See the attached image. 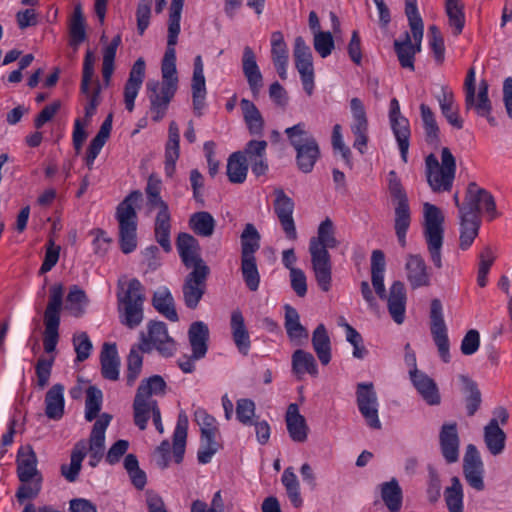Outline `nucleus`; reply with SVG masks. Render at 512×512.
<instances>
[{
  "label": "nucleus",
  "instance_id": "35",
  "mask_svg": "<svg viewBox=\"0 0 512 512\" xmlns=\"http://www.w3.org/2000/svg\"><path fill=\"white\" fill-rule=\"evenodd\" d=\"M287 335L291 342L296 345H302L308 340L307 329L300 323V316L297 310L290 305L285 306V323Z\"/></svg>",
  "mask_w": 512,
  "mask_h": 512
},
{
  "label": "nucleus",
  "instance_id": "58",
  "mask_svg": "<svg viewBox=\"0 0 512 512\" xmlns=\"http://www.w3.org/2000/svg\"><path fill=\"white\" fill-rule=\"evenodd\" d=\"M445 11L448 16V22L453 29V34L458 36L462 33L465 26L464 5L461 0L445 2Z\"/></svg>",
  "mask_w": 512,
  "mask_h": 512
},
{
  "label": "nucleus",
  "instance_id": "36",
  "mask_svg": "<svg viewBox=\"0 0 512 512\" xmlns=\"http://www.w3.org/2000/svg\"><path fill=\"white\" fill-rule=\"evenodd\" d=\"M231 333L238 351L247 355L251 346L248 330L240 310H234L230 320Z\"/></svg>",
  "mask_w": 512,
  "mask_h": 512
},
{
  "label": "nucleus",
  "instance_id": "7",
  "mask_svg": "<svg viewBox=\"0 0 512 512\" xmlns=\"http://www.w3.org/2000/svg\"><path fill=\"white\" fill-rule=\"evenodd\" d=\"M63 286L55 284L50 288L49 301L44 311L43 346L46 353L56 350L59 340L60 314L63 304Z\"/></svg>",
  "mask_w": 512,
  "mask_h": 512
},
{
  "label": "nucleus",
  "instance_id": "45",
  "mask_svg": "<svg viewBox=\"0 0 512 512\" xmlns=\"http://www.w3.org/2000/svg\"><path fill=\"white\" fill-rule=\"evenodd\" d=\"M312 346L321 364L328 365L331 361V342L323 324H319L314 330Z\"/></svg>",
  "mask_w": 512,
  "mask_h": 512
},
{
  "label": "nucleus",
  "instance_id": "14",
  "mask_svg": "<svg viewBox=\"0 0 512 512\" xmlns=\"http://www.w3.org/2000/svg\"><path fill=\"white\" fill-rule=\"evenodd\" d=\"M356 402L366 424L375 430L382 427L378 415V398L373 383H359L356 390Z\"/></svg>",
  "mask_w": 512,
  "mask_h": 512
},
{
  "label": "nucleus",
  "instance_id": "13",
  "mask_svg": "<svg viewBox=\"0 0 512 512\" xmlns=\"http://www.w3.org/2000/svg\"><path fill=\"white\" fill-rule=\"evenodd\" d=\"M430 330L433 341L437 346L440 358L443 362H450V344L447 326L443 318L442 303L439 299H433L430 306Z\"/></svg>",
  "mask_w": 512,
  "mask_h": 512
},
{
  "label": "nucleus",
  "instance_id": "63",
  "mask_svg": "<svg viewBox=\"0 0 512 512\" xmlns=\"http://www.w3.org/2000/svg\"><path fill=\"white\" fill-rule=\"evenodd\" d=\"M394 50L397 54L401 67L408 68L413 71L415 68V56L410 48V34L408 32L404 33V39L402 41H394Z\"/></svg>",
  "mask_w": 512,
  "mask_h": 512
},
{
  "label": "nucleus",
  "instance_id": "50",
  "mask_svg": "<svg viewBox=\"0 0 512 512\" xmlns=\"http://www.w3.org/2000/svg\"><path fill=\"white\" fill-rule=\"evenodd\" d=\"M391 128L395 135L400 150L401 158L406 163L409 149L410 127L409 121L405 117L390 119Z\"/></svg>",
  "mask_w": 512,
  "mask_h": 512
},
{
  "label": "nucleus",
  "instance_id": "11",
  "mask_svg": "<svg viewBox=\"0 0 512 512\" xmlns=\"http://www.w3.org/2000/svg\"><path fill=\"white\" fill-rule=\"evenodd\" d=\"M476 72L471 67L466 75L464 81V93H465V109L469 111L473 109L477 115H486L490 109L489 99V84L485 79L479 82L478 93L476 94L475 79Z\"/></svg>",
  "mask_w": 512,
  "mask_h": 512
},
{
  "label": "nucleus",
  "instance_id": "10",
  "mask_svg": "<svg viewBox=\"0 0 512 512\" xmlns=\"http://www.w3.org/2000/svg\"><path fill=\"white\" fill-rule=\"evenodd\" d=\"M153 348L163 357H171L176 351V343L168 335L167 326L164 322H150L147 336L141 334L139 349L144 353H149Z\"/></svg>",
  "mask_w": 512,
  "mask_h": 512
},
{
  "label": "nucleus",
  "instance_id": "30",
  "mask_svg": "<svg viewBox=\"0 0 512 512\" xmlns=\"http://www.w3.org/2000/svg\"><path fill=\"white\" fill-rule=\"evenodd\" d=\"M189 343L194 359H202L208 350L209 328L202 321L193 322L188 330Z\"/></svg>",
  "mask_w": 512,
  "mask_h": 512
},
{
  "label": "nucleus",
  "instance_id": "3",
  "mask_svg": "<svg viewBox=\"0 0 512 512\" xmlns=\"http://www.w3.org/2000/svg\"><path fill=\"white\" fill-rule=\"evenodd\" d=\"M142 200L139 190L130 192L116 208L119 223V243L124 254L133 252L137 247V213L135 206Z\"/></svg>",
  "mask_w": 512,
  "mask_h": 512
},
{
  "label": "nucleus",
  "instance_id": "53",
  "mask_svg": "<svg viewBox=\"0 0 512 512\" xmlns=\"http://www.w3.org/2000/svg\"><path fill=\"white\" fill-rule=\"evenodd\" d=\"M439 106L443 116L448 123L456 129L463 128V120L459 117L458 111L454 108L453 92L446 87L442 88V95L438 97Z\"/></svg>",
  "mask_w": 512,
  "mask_h": 512
},
{
  "label": "nucleus",
  "instance_id": "28",
  "mask_svg": "<svg viewBox=\"0 0 512 512\" xmlns=\"http://www.w3.org/2000/svg\"><path fill=\"white\" fill-rule=\"evenodd\" d=\"M285 421L289 436L294 442L303 443L307 440L309 428L304 416L299 413L297 404L288 406Z\"/></svg>",
  "mask_w": 512,
  "mask_h": 512
},
{
  "label": "nucleus",
  "instance_id": "51",
  "mask_svg": "<svg viewBox=\"0 0 512 512\" xmlns=\"http://www.w3.org/2000/svg\"><path fill=\"white\" fill-rule=\"evenodd\" d=\"M216 221L212 214L207 211L193 213L189 218L190 229L198 236L210 237L213 235Z\"/></svg>",
  "mask_w": 512,
  "mask_h": 512
},
{
  "label": "nucleus",
  "instance_id": "17",
  "mask_svg": "<svg viewBox=\"0 0 512 512\" xmlns=\"http://www.w3.org/2000/svg\"><path fill=\"white\" fill-rule=\"evenodd\" d=\"M484 464L474 444H468L463 457V475L468 485L476 491L485 489Z\"/></svg>",
  "mask_w": 512,
  "mask_h": 512
},
{
  "label": "nucleus",
  "instance_id": "1",
  "mask_svg": "<svg viewBox=\"0 0 512 512\" xmlns=\"http://www.w3.org/2000/svg\"><path fill=\"white\" fill-rule=\"evenodd\" d=\"M339 242L335 237V228L330 218L322 221L317 236L309 241V253L315 280L324 292L331 288L332 263L329 248H336Z\"/></svg>",
  "mask_w": 512,
  "mask_h": 512
},
{
  "label": "nucleus",
  "instance_id": "25",
  "mask_svg": "<svg viewBox=\"0 0 512 512\" xmlns=\"http://www.w3.org/2000/svg\"><path fill=\"white\" fill-rule=\"evenodd\" d=\"M405 270L407 280L413 290L430 285V274L422 256L418 254L408 255Z\"/></svg>",
  "mask_w": 512,
  "mask_h": 512
},
{
  "label": "nucleus",
  "instance_id": "31",
  "mask_svg": "<svg viewBox=\"0 0 512 512\" xmlns=\"http://www.w3.org/2000/svg\"><path fill=\"white\" fill-rule=\"evenodd\" d=\"M405 14L408 18L414 44L410 41V48L415 56L421 51V42L423 38L424 25L418 12L417 0H405Z\"/></svg>",
  "mask_w": 512,
  "mask_h": 512
},
{
  "label": "nucleus",
  "instance_id": "57",
  "mask_svg": "<svg viewBox=\"0 0 512 512\" xmlns=\"http://www.w3.org/2000/svg\"><path fill=\"white\" fill-rule=\"evenodd\" d=\"M463 486L457 476L451 478V485L446 487L444 498L449 512H464Z\"/></svg>",
  "mask_w": 512,
  "mask_h": 512
},
{
  "label": "nucleus",
  "instance_id": "42",
  "mask_svg": "<svg viewBox=\"0 0 512 512\" xmlns=\"http://www.w3.org/2000/svg\"><path fill=\"white\" fill-rule=\"evenodd\" d=\"M153 307L170 321H178L174 298L167 287H162L154 292L152 298Z\"/></svg>",
  "mask_w": 512,
  "mask_h": 512
},
{
  "label": "nucleus",
  "instance_id": "16",
  "mask_svg": "<svg viewBox=\"0 0 512 512\" xmlns=\"http://www.w3.org/2000/svg\"><path fill=\"white\" fill-rule=\"evenodd\" d=\"M148 99L150 101V113L154 122H159L164 118L168 106L173 99L176 90L172 85H160L159 81H149L147 83Z\"/></svg>",
  "mask_w": 512,
  "mask_h": 512
},
{
  "label": "nucleus",
  "instance_id": "55",
  "mask_svg": "<svg viewBox=\"0 0 512 512\" xmlns=\"http://www.w3.org/2000/svg\"><path fill=\"white\" fill-rule=\"evenodd\" d=\"M69 45L77 50L79 45L86 40L85 19L80 5L74 8L69 25Z\"/></svg>",
  "mask_w": 512,
  "mask_h": 512
},
{
  "label": "nucleus",
  "instance_id": "12",
  "mask_svg": "<svg viewBox=\"0 0 512 512\" xmlns=\"http://www.w3.org/2000/svg\"><path fill=\"white\" fill-rule=\"evenodd\" d=\"M293 56L303 89L308 96H311L315 87L313 57L310 47L301 36L295 38Z\"/></svg>",
  "mask_w": 512,
  "mask_h": 512
},
{
  "label": "nucleus",
  "instance_id": "62",
  "mask_svg": "<svg viewBox=\"0 0 512 512\" xmlns=\"http://www.w3.org/2000/svg\"><path fill=\"white\" fill-rule=\"evenodd\" d=\"M89 299L84 290L74 285L67 295V308L75 317H81L85 313Z\"/></svg>",
  "mask_w": 512,
  "mask_h": 512
},
{
  "label": "nucleus",
  "instance_id": "15",
  "mask_svg": "<svg viewBox=\"0 0 512 512\" xmlns=\"http://www.w3.org/2000/svg\"><path fill=\"white\" fill-rule=\"evenodd\" d=\"M484 210L490 219L496 217V204L494 197L487 190L480 188L475 182L468 184L465 202L460 212H471V216L478 219V213Z\"/></svg>",
  "mask_w": 512,
  "mask_h": 512
},
{
  "label": "nucleus",
  "instance_id": "18",
  "mask_svg": "<svg viewBox=\"0 0 512 512\" xmlns=\"http://www.w3.org/2000/svg\"><path fill=\"white\" fill-rule=\"evenodd\" d=\"M274 194V212L277 215L286 238L294 241L297 239V231L293 219L294 201L285 194L282 188H276Z\"/></svg>",
  "mask_w": 512,
  "mask_h": 512
},
{
  "label": "nucleus",
  "instance_id": "64",
  "mask_svg": "<svg viewBox=\"0 0 512 512\" xmlns=\"http://www.w3.org/2000/svg\"><path fill=\"white\" fill-rule=\"evenodd\" d=\"M102 392L100 389L95 386H89L86 390V401H85V419L87 421L94 420L100 410L102 405Z\"/></svg>",
  "mask_w": 512,
  "mask_h": 512
},
{
  "label": "nucleus",
  "instance_id": "19",
  "mask_svg": "<svg viewBox=\"0 0 512 512\" xmlns=\"http://www.w3.org/2000/svg\"><path fill=\"white\" fill-rule=\"evenodd\" d=\"M210 270L202 268L200 271L192 270L185 277L182 293L185 305L189 309L197 308L203 295L206 291V282L209 276Z\"/></svg>",
  "mask_w": 512,
  "mask_h": 512
},
{
  "label": "nucleus",
  "instance_id": "38",
  "mask_svg": "<svg viewBox=\"0 0 512 512\" xmlns=\"http://www.w3.org/2000/svg\"><path fill=\"white\" fill-rule=\"evenodd\" d=\"M87 454V444L84 440L78 441L72 451L70 456V464H63L61 466V475L68 482H75L78 479L79 472L82 467V461L84 460Z\"/></svg>",
  "mask_w": 512,
  "mask_h": 512
},
{
  "label": "nucleus",
  "instance_id": "21",
  "mask_svg": "<svg viewBox=\"0 0 512 512\" xmlns=\"http://www.w3.org/2000/svg\"><path fill=\"white\" fill-rule=\"evenodd\" d=\"M427 182L433 192L450 191L455 175L449 174L440 168V163L434 154H429L425 159Z\"/></svg>",
  "mask_w": 512,
  "mask_h": 512
},
{
  "label": "nucleus",
  "instance_id": "61",
  "mask_svg": "<svg viewBox=\"0 0 512 512\" xmlns=\"http://www.w3.org/2000/svg\"><path fill=\"white\" fill-rule=\"evenodd\" d=\"M120 44L121 35L117 34L103 51L102 75L107 85L109 84L111 76L114 71V60L116 56V51Z\"/></svg>",
  "mask_w": 512,
  "mask_h": 512
},
{
  "label": "nucleus",
  "instance_id": "23",
  "mask_svg": "<svg viewBox=\"0 0 512 512\" xmlns=\"http://www.w3.org/2000/svg\"><path fill=\"white\" fill-rule=\"evenodd\" d=\"M409 375L415 389L428 405L433 406L440 404L441 397L439 389L432 378L417 368L410 370Z\"/></svg>",
  "mask_w": 512,
  "mask_h": 512
},
{
  "label": "nucleus",
  "instance_id": "41",
  "mask_svg": "<svg viewBox=\"0 0 512 512\" xmlns=\"http://www.w3.org/2000/svg\"><path fill=\"white\" fill-rule=\"evenodd\" d=\"M158 403L154 399H145L135 395L133 402L134 423L140 430H145L150 417L158 409Z\"/></svg>",
  "mask_w": 512,
  "mask_h": 512
},
{
  "label": "nucleus",
  "instance_id": "46",
  "mask_svg": "<svg viewBox=\"0 0 512 512\" xmlns=\"http://www.w3.org/2000/svg\"><path fill=\"white\" fill-rule=\"evenodd\" d=\"M381 498L390 512H399L402 506V489L395 478L380 485Z\"/></svg>",
  "mask_w": 512,
  "mask_h": 512
},
{
  "label": "nucleus",
  "instance_id": "26",
  "mask_svg": "<svg viewBox=\"0 0 512 512\" xmlns=\"http://www.w3.org/2000/svg\"><path fill=\"white\" fill-rule=\"evenodd\" d=\"M242 70L254 98H257L263 87V76L256 62L252 48L246 46L242 56Z\"/></svg>",
  "mask_w": 512,
  "mask_h": 512
},
{
  "label": "nucleus",
  "instance_id": "5",
  "mask_svg": "<svg viewBox=\"0 0 512 512\" xmlns=\"http://www.w3.org/2000/svg\"><path fill=\"white\" fill-rule=\"evenodd\" d=\"M122 290L117 294L121 323L133 329L143 320L144 287L138 279L133 278L128 281L127 288Z\"/></svg>",
  "mask_w": 512,
  "mask_h": 512
},
{
  "label": "nucleus",
  "instance_id": "27",
  "mask_svg": "<svg viewBox=\"0 0 512 512\" xmlns=\"http://www.w3.org/2000/svg\"><path fill=\"white\" fill-rule=\"evenodd\" d=\"M388 311L394 322L402 324L406 311V290L401 281H394L386 297Z\"/></svg>",
  "mask_w": 512,
  "mask_h": 512
},
{
  "label": "nucleus",
  "instance_id": "59",
  "mask_svg": "<svg viewBox=\"0 0 512 512\" xmlns=\"http://www.w3.org/2000/svg\"><path fill=\"white\" fill-rule=\"evenodd\" d=\"M420 111L425 130L426 142L430 145L437 146L440 143V130L437 125L434 113L426 104L420 105Z\"/></svg>",
  "mask_w": 512,
  "mask_h": 512
},
{
  "label": "nucleus",
  "instance_id": "32",
  "mask_svg": "<svg viewBox=\"0 0 512 512\" xmlns=\"http://www.w3.org/2000/svg\"><path fill=\"white\" fill-rule=\"evenodd\" d=\"M17 475L21 482H29L41 476L37 470V457L30 446L20 448L17 455Z\"/></svg>",
  "mask_w": 512,
  "mask_h": 512
},
{
  "label": "nucleus",
  "instance_id": "24",
  "mask_svg": "<svg viewBox=\"0 0 512 512\" xmlns=\"http://www.w3.org/2000/svg\"><path fill=\"white\" fill-rule=\"evenodd\" d=\"M191 89L193 110L194 113L200 117L202 115V110L205 107V98L207 94L204 77V66L201 55H197L194 59Z\"/></svg>",
  "mask_w": 512,
  "mask_h": 512
},
{
  "label": "nucleus",
  "instance_id": "6",
  "mask_svg": "<svg viewBox=\"0 0 512 512\" xmlns=\"http://www.w3.org/2000/svg\"><path fill=\"white\" fill-rule=\"evenodd\" d=\"M424 210V237L431 261L437 268L442 267L441 248L444 236V216L441 210L428 202L423 205Z\"/></svg>",
  "mask_w": 512,
  "mask_h": 512
},
{
  "label": "nucleus",
  "instance_id": "9",
  "mask_svg": "<svg viewBox=\"0 0 512 512\" xmlns=\"http://www.w3.org/2000/svg\"><path fill=\"white\" fill-rule=\"evenodd\" d=\"M194 420L200 426L201 444L197 452V460L200 464H207L213 455L222 447L217 441L219 430L216 419L203 408H197L194 412Z\"/></svg>",
  "mask_w": 512,
  "mask_h": 512
},
{
  "label": "nucleus",
  "instance_id": "20",
  "mask_svg": "<svg viewBox=\"0 0 512 512\" xmlns=\"http://www.w3.org/2000/svg\"><path fill=\"white\" fill-rule=\"evenodd\" d=\"M179 256L186 268L200 271L202 268L210 270L200 255L199 241L189 233H179L176 240Z\"/></svg>",
  "mask_w": 512,
  "mask_h": 512
},
{
  "label": "nucleus",
  "instance_id": "56",
  "mask_svg": "<svg viewBox=\"0 0 512 512\" xmlns=\"http://www.w3.org/2000/svg\"><path fill=\"white\" fill-rule=\"evenodd\" d=\"M111 419L112 416L110 414L103 413L100 418L95 421L89 437L88 450H95L104 453L105 432Z\"/></svg>",
  "mask_w": 512,
  "mask_h": 512
},
{
  "label": "nucleus",
  "instance_id": "8",
  "mask_svg": "<svg viewBox=\"0 0 512 512\" xmlns=\"http://www.w3.org/2000/svg\"><path fill=\"white\" fill-rule=\"evenodd\" d=\"M388 189L391 196L397 201L394 229L400 246L404 248L406 246V233L411 223V213L407 194L394 170L388 173Z\"/></svg>",
  "mask_w": 512,
  "mask_h": 512
},
{
  "label": "nucleus",
  "instance_id": "34",
  "mask_svg": "<svg viewBox=\"0 0 512 512\" xmlns=\"http://www.w3.org/2000/svg\"><path fill=\"white\" fill-rule=\"evenodd\" d=\"M64 386L54 384L45 395V415L52 420H60L64 415Z\"/></svg>",
  "mask_w": 512,
  "mask_h": 512
},
{
  "label": "nucleus",
  "instance_id": "40",
  "mask_svg": "<svg viewBox=\"0 0 512 512\" xmlns=\"http://www.w3.org/2000/svg\"><path fill=\"white\" fill-rule=\"evenodd\" d=\"M240 106L249 133L254 136H261L264 130V119L259 109L252 101L245 98L240 101Z\"/></svg>",
  "mask_w": 512,
  "mask_h": 512
},
{
  "label": "nucleus",
  "instance_id": "39",
  "mask_svg": "<svg viewBox=\"0 0 512 512\" xmlns=\"http://www.w3.org/2000/svg\"><path fill=\"white\" fill-rule=\"evenodd\" d=\"M483 439L488 451L493 456L503 453L506 445V433L497 425L496 420H490L484 427Z\"/></svg>",
  "mask_w": 512,
  "mask_h": 512
},
{
  "label": "nucleus",
  "instance_id": "22",
  "mask_svg": "<svg viewBox=\"0 0 512 512\" xmlns=\"http://www.w3.org/2000/svg\"><path fill=\"white\" fill-rule=\"evenodd\" d=\"M441 454L448 464L459 460L460 439L457 431V423H445L439 433Z\"/></svg>",
  "mask_w": 512,
  "mask_h": 512
},
{
  "label": "nucleus",
  "instance_id": "54",
  "mask_svg": "<svg viewBox=\"0 0 512 512\" xmlns=\"http://www.w3.org/2000/svg\"><path fill=\"white\" fill-rule=\"evenodd\" d=\"M260 248V234L251 223L245 225L241 234V260L256 259L254 254Z\"/></svg>",
  "mask_w": 512,
  "mask_h": 512
},
{
  "label": "nucleus",
  "instance_id": "2",
  "mask_svg": "<svg viewBox=\"0 0 512 512\" xmlns=\"http://www.w3.org/2000/svg\"><path fill=\"white\" fill-rule=\"evenodd\" d=\"M183 5L184 0H172L171 2L168 20L167 48L161 65L162 81L160 82V85H172L176 91L178 88V77L176 70L175 46L180 33V19Z\"/></svg>",
  "mask_w": 512,
  "mask_h": 512
},
{
  "label": "nucleus",
  "instance_id": "49",
  "mask_svg": "<svg viewBox=\"0 0 512 512\" xmlns=\"http://www.w3.org/2000/svg\"><path fill=\"white\" fill-rule=\"evenodd\" d=\"M471 215V212H460V248L462 250L468 249L478 235L479 219Z\"/></svg>",
  "mask_w": 512,
  "mask_h": 512
},
{
  "label": "nucleus",
  "instance_id": "43",
  "mask_svg": "<svg viewBox=\"0 0 512 512\" xmlns=\"http://www.w3.org/2000/svg\"><path fill=\"white\" fill-rule=\"evenodd\" d=\"M292 371L298 379H302L306 373L317 376L318 368L314 356L302 349L295 350L292 354Z\"/></svg>",
  "mask_w": 512,
  "mask_h": 512
},
{
  "label": "nucleus",
  "instance_id": "33",
  "mask_svg": "<svg viewBox=\"0 0 512 512\" xmlns=\"http://www.w3.org/2000/svg\"><path fill=\"white\" fill-rule=\"evenodd\" d=\"M180 134L175 121H171L168 129V141L165 146V174L172 177L180 155Z\"/></svg>",
  "mask_w": 512,
  "mask_h": 512
},
{
  "label": "nucleus",
  "instance_id": "37",
  "mask_svg": "<svg viewBox=\"0 0 512 512\" xmlns=\"http://www.w3.org/2000/svg\"><path fill=\"white\" fill-rule=\"evenodd\" d=\"M101 373L105 379L116 381L119 378L120 359L115 344L104 343L101 354Z\"/></svg>",
  "mask_w": 512,
  "mask_h": 512
},
{
  "label": "nucleus",
  "instance_id": "4",
  "mask_svg": "<svg viewBox=\"0 0 512 512\" xmlns=\"http://www.w3.org/2000/svg\"><path fill=\"white\" fill-rule=\"evenodd\" d=\"M291 146L296 151V164L303 173H310L320 157L316 139L306 130L304 123H298L285 130Z\"/></svg>",
  "mask_w": 512,
  "mask_h": 512
},
{
  "label": "nucleus",
  "instance_id": "52",
  "mask_svg": "<svg viewBox=\"0 0 512 512\" xmlns=\"http://www.w3.org/2000/svg\"><path fill=\"white\" fill-rule=\"evenodd\" d=\"M248 164L246 156L237 151L232 153L227 162V176L232 183H243L246 179Z\"/></svg>",
  "mask_w": 512,
  "mask_h": 512
},
{
  "label": "nucleus",
  "instance_id": "29",
  "mask_svg": "<svg viewBox=\"0 0 512 512\" xmlns=\"http://www.w3.org/2000/svg\"><path fill=\"white\" fill-rule=\"evenodd\" d=\"M271 57L279 77L285 80L289 56L287 44L280 31H275L271 35Z\"/></svg>",
  "mask_w": 512,
  "mask_h": 512
},
{
  "label": "nucleus",
  "instance_id": "60",
  "mask_svg": "<svg viewBox=\"0 0 512 512\" xmlns=\"http://www.w3.org/2000/svg\"><path fill=\"white\" fill-rule=\"evenodd\" d=\"M166 387V382L160 375H153L141 381L137 388L136 395H140L145 399H153V395H164Z\"/></svg>",
  "mask_w": 512,
  "mask_h": 512
},
{
  "label": "nucleus",
  "instance_id": "48",
  "mask_svg": "<svg viewBox=\"0 0 512 512\" xmlns=\"http://www.w3.org/2000/svg\"><path fill=\"white\" fill-rule=\"evenodd\" d=\"M188 430V417L185 412H180L173 434V455L176 463H181L185 453V445Z\"/></svg>",
  "mask_w": 512,
  "mask_h": 512
},
{
  "label": "nucleus",
  "instance_id": "47",
  "mask_svg": "<svg viewBox=\"0 0 512 512\" xmlns=\"http://www.w3.org/2000/svg\"><path fill=\"white\" fill-rule=\"evenodd\" d=\"M459 380L461 381L463 388L462 391L465 396V405L468 416H473L478 411L482 403L481 392L478 388L477 383L466 375H460Z\"/></svg>",
  "mask_w": 512,
  "mask_h": 512
},
{
  "label": "nucleus",
  "instance_id": "44",
  "mask_svg": "<svg viewBox=\"0 0 512 512\" xmlns=\"http://www.w3.org/2000/svg\"><path fill=\"white\" fill-rule=\"evenodd\" d=\"M171 214L170 211L158 212L154 223V236L157 243L165 252H170L171 246Z\"/></svg>",
  "mask_w": 512,
  "mask_h": 512
}]
</instances>
